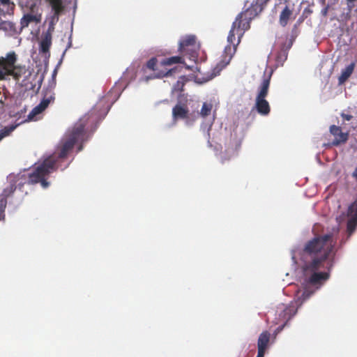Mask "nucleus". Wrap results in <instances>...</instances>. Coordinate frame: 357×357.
Listing matches in <instances>:
<instances>
[{
    "mask_svg": "<svg viewBox=\"0 0 357 357\" xmlns=\"http://www.w3.org/2000/svg\"><path fill=\"white\" fill-rule=\"evenodd\" d=\"M89 121V116L85 115L77 121L71 129H69L57 145L55 151L46 158L43 162L36 167L29 174L28 183L36 184L40 183L43 188L49 186L47 176L56 171L59 168L62 170L67 168L69 163L62 167L61 163L66 159L68 154L73 151L75 144H82L89 138L86 127ZM83 149L82 144L77 148V151Z\"/></svg>",
    "mask_w": 357,
    "mask_h": 357,
    "instance_id": "obj_1",
    "label": "nucleus"
},
{
    "mask_svg": "<svg viewBox=\"0 0 357 357\" xmlns=\"http://www.w3.org/2000/svg\"><path fill=\"white\" fill-rule=\"evenodd\" d=\"M337 239L333 234L317 236L308 241L303 250V255L310 257L302 266L306 282L316 285L326 281L333 266Z\"/></svg>",
    "mask_w": 357,
    "mask_h": 357,
    "instance_id": "obj_2",
    "label": "nucleus"
},
{
    "mask_svg": "<svg viewBox=\"0 0 357 357\" xmlns=\"http://www.w3.org/2000/svg\"><path fill=\"white\" fill-rule=\"evenodd\" d=\"M269 1V0H256L250 6L246 8L245 10L240 13L236 17L232 24L231 30L229 31L227 41V45L224 50V54L229 52V59H231L236 48H231V45H234L236 40V34L238 36V39L237 44L240 42V38L243 36L244 32L250 28V22L256 16H257L264 9V6Z\"/></svg>",
    "mask_w": 357,
    "mask_h": 357,
    "instance_id": "obj_3",
    "label": "nucleus"
},
{
    "mask_svg": "<svg viewBox=\"0 0 357 357\" xmlns=\"http://www.w3.org/2000/svg\"><path fill=\"white\" fill-rule=\"evenodd\" d=\"M16 60L17 56L14 52L8 53L5 58L0 57V80L4 79L8 75H13L16 79L21 76L20 73L15 72Z\"/></svg>",
    "mask_w": 357,
    "mask_h": 357,
    "instance_id": "obj_4",
    "label": "nucleus"
},
{
    "mask_svg": "<svg viewBox=\"0 0 357 357\" xmlns=\"http://www.w3.org/2000/svg\"><path fill=\"white\" fill-rule=\"evenodd\" d=\"M199 49V45L193 35L186 36L182 38L179 42L178 51L184 55L189 56L190 58H197Z\"/></svg>",
    "mask_w": 357,
    "mask_h": 357,
    "instance_id": "obj_5",
    "label": "nucleus"
},
{
    "mask_svg": "<svg viewBox=\"0 0 357 357\" xmlns=\"http://www.w3.org/2000/svg\"><path fill=\"white\" fill-rule=\"evenodd\" d=\"M158 59L155 57L150 59L142 67V70L144 73H146V70L149 69L153 73L149 75L144 76L142 79L145 82H148L150 79L162 78L165 77H169L172 75L176 70V68H172L167 72L157 71Z\"/></svg>",
    "mask_w": 357,
    "mask_h": 357,
    "instance_id": "obj_6",
    "label": "nucleus"
},
{
    "mask_svg": "<svg viewBox=\"0 0 357 357\" xmlns=\"http://www.w3.org/2000/svg\"><path fill=\"white\" fill-rule=\"evenodd\" d=\"M347 215L350 218L347 222V231L349 236H351L357 227V200L349 206Z\"/></svg>",
    "mask_w": 357,
    "mask_h": 357,
    "instance_id": "obj_7",
    "label": "nucleus"
},
{
    "mask_svg": "<svg viewBox=\"0 0 357 357\" xmlns=\"http://www.w3.org/2000/svg\"><path fill=\"white\" fill-rule=\"evenodd\" d=\"M29 7L31 12L24 14L20 20V25L22 29L27 27L31 23L37 24L41 20V15L34 13L36 3H32Z\"/></svg>",
    "mask_w": 357,
    "mask_h": 357,
    "instance_id": "obj_8",
    "label": "nucleus"
},
{
    "mask_svg": "<svg viewBox=\"0 0 357 357\" xmlns=\"http://www.w3.org/2000/svg\"><path fill=\"white\" fill-rule=\"evenodd\" d=\"M330 132L334 137L332 142L333 146H339L347 142L349 138V133L344 132L339 126L333 125L330 127Z\"/></svg>",
    "mask_w": 357,
    "mask_h": 357,
    "instance_id": "obj_9",
    "label": "nucleus"
},
{
    "mask_svg": "<svg viewBox=\"0 0 357 357\" xmlns=\"http://www.w3.org/2000/svg\"><path fill=\"white\" fill-rule=\"evenodd\" d=\"M280 308L282 310L281 313L280 314V317H282V319L285 320V322L283 325L279 326L277 328L278 332L281 331L287 324V321L290 320L291 317H293L296 313V309L294 305H289L287 306L282 305L281 307Z\"/></svg>",
    "mask_w": 357,
    "mask_h": 357,
    "instance_id": "obj_10",
    "label": "nucleus"
},
{
    "mask_svg": "<svg viewBox=\"0 0 357 357\" xmlns=\"http://www.w3.org/2000/svg\"><path fill=\"white\" fill-rule=\"evenodd\" d=\"M16 190V182L11 181L3 192L0 194V209L5 211L7 205V199Z\"/></svg>",
    "mask_w": 357,
    "mask_h": 357,
    "instance_id": "obj_11",
    "label": "nucleus"
},
{
    "mask_svg": "<svg viewBox=\"0 0 357 357\" xmlns=\"http://www.w3.org/2000/svg\"><path fill=\"white\" fill-rule=\"evenodd\" d=\"M42 93L43 98L40 103L45 108H47V107L50 104L54 103L55 100V93L54 91L53 86H49L46 88H44Z\"/></svg>",
    "mask_w": 357,
    "mask_h": 357,
    "instance_id": "obj_12",
    "label": "nucleus"
},
{
    "mask_svg": "<svg viewBox=\"0 0 357 357\" xmlns=\"http://www.w3.org/2000/svg\"><path fill=\"white\" fill-rule=\"evenodd\" d=\"M188 107L184 104H176L172 109V116L174 120L185 119L188 118Z\"/></svg>",
    "mask_w": 357,
    "mask_h": 357,
    "instance_id": "obj_13",
    "label": "nucleus"
},
{
    "mask_svg": "<svg viewBox=\"0 0 357 357\" xmlns=\"http://www.w3.org/2000/svg\"><path fill=\"white\" fill-rule=\"evenodd\" d=\"M255 108L262 116H267L271 112L268 102L264 98H256Z\"/></svg>",
    "mask_w": 357,
    "mask_h": 357,
    "instance_id": "obj_14",
    "label": "nucleus"
},
{
    "mask_svg": "<svg viewBox=\"0 0 357 357\" xmlns=\"http://www.w3.org/2000/svg\"><path fill=\"white\" fill-rule=\"evenodd\" d=\"M271 333L267 331H263L259 336L257 340V350H260L262 351H266L268 347V344L270 342Z\"/></svg>",
    "mask_w": 357,
    "mask_h": 357,
    "instance_id": "obj_15",
    "label": "nucleus"
},
{
    "mask_svg": "<svg viewBox=\"0 0 357 357\" xmlns=\"http://www.w3.org/2000/svg\"><path fill=\"white\" fill-rule=\"evenodd\" d=\"M355 63L352 62L342 70L341 74L338 77L339 84H344L349 79L353 73Z\"/></svg>",
    "mask_w": 357,
    "mask_h": 357,
    "instance_id": "obj_16",
    "label": "nucleus"
},
{
    "mask_svg": "<svg viewBox=\"0 0 357 357\" xmlns=\"http://www.w3.org/2000/svg\"><path fill=\"white\" fill-rule=\"evenodd\" d=\"M270 79L271 75H269L268 77L264 79L259 87V91L256 98H266L268 93Z\"/></svg>",
    "mask_w": 357,
    "mask_h": 357,
    "instance_id": "obj_17",
    "label": "nucleus"
},
{
    "mask_svg": "<svg viewBox=\"0 0 357 357\" xmlns=\"http://www.w3.org/2000/svg\"><path fill=\"white\" fill-rule=\"evenodd\" d=\"M292 14L293 10H291L288 6H286L280 15V24L283 27L286 26Z\"/></svg>",
    "mask_w": 357,
    "mask_h": 357,
    "instance_id": "obj_18",
    "label": "nucleus"
},
{
    "mask_svg": "<svg viewBox=\"0 0 357 357\" xmlns=\"http://www.w3.org/2000/svg\"><path fill=\"white\" fill-rule=\"evenodd\" d=\"M52 37L48 35H43L40 43V52L47 54L49 53L50 48L52 45Z\"/></svg>",
    "mask_w": 357,
    "mask_h": 357,
    "instance_id": "obj_19",
    "label": "nucleus"
},
{
    "mask_svg": "<svg viewBox=\"0 0 357 357\" xmlns=\"http://www.w3.org/2000/svg\"><path fill=\"white\" fill-rule=\"evenodd\" d=\"M46 108L43 106L40 103H39L37 106L33 108V109L30 112V113L27 116V119L22 122H27L30 121H33L37 119V116L44 112Z\"/></svg>",
    "mask_w": 357,
    "mask_h": 357,
    "instance_id": "obj_20",
    "label": "nucleus"
},
{
    "mask_svg": "<svg viewBox=\"0 0 357 357\" xmlns=\"http://www.w3.org/2000/svg\"><path fill=\"white\" fill-rule=\"evenodd\" d=\"M51 7L52 11L63 13L65 9V5L63 0H45Z\"/></svg>",
    "mask_w": 357,
    "mask_h": 357,
    "instance_id": "obj_21",
    "label": "nucleus"
},
{
    "mask_svg": "<svg viewBox=\"0 0 357 357\" xmlns=\"http://www.w3.org/2000/svg\"><path fill=\"white\" fill-rule=\"evenodd\" d=\"M183 62V59L181 56H175L163 59L161 64L163 66H171L175 63H182Z\"/></svg>",
    "mask_w": 357,
    "mask_h": 357,
    "instance_id": "obj_22",
    "label": "nucleus"
},
{
    "mask_svg": "<svg viewBox=\"0 0 357 357\" xmlns=\"http://www.w3.org/2000/svg\"><path fill=\"white\" fill-rule=\"evenodd\" d=\"M0 30H3L9 33H13L15 31V24L9 21H1Z\"/></svg>",
    "mask_w": 357,
    "mask_h": 357,
    "instance_id": "obj_23",
    "label": "nucleus"
},
{
    "mask_svg": "<svg viewBox=\"0 0 357 357\" xmlns=\"http://www.w3.org/2000/svg\"><path fill=\"white\" fill-rule=\"evenodd\" d=\"M17 125H11L0 130V141L6 136H8L16 128Z\"/></svg>",
    "mask_w": 357,
    "mask_h": 357,
    "instance_id": "obj_24",
    "label": "nucleus"
},
{
    "mask_svg": "<svg viewBox=\"0 0 357 357\" xmlns=\"http://www.w3.org/2000/svg\"><path fill=\"white\" fill-rule=\"evenodd\" d=\"M211 109L212 105L204 102L201 109L200 115L204 118L210 114Z\"/></svg>",
    "mask_w": 357,
    "mask_h": 357,
    "instance_id": "obj_25",
    "label": "nucleus"
},
{
    "mask_svg": "<svg viewBox=\"0 0 357 357\" xmlns=\"http://www.w3.org/2000/svg\"><path fill=\"white\" fill-rule=\"evenodd\" d=\"M185 83L183 81V78L181 77V79H178L176 83L174 85L173 89L175 91H183Z\"/></svg>",
    "mask_w": 357,
    "mask_h": 357,
    "instance_id": "obj_26",
    "label": "nucleus"
},
{
    "mask_svg": "<svg viewBox=\"0 0 357 357\" xmlns=\"http://www.w3.org/2000/svg\"><path fill=\"white\" fill-rule=\"evenodd\" d=\"M313 294V291H309L308 289H305L301 296H298V300H301V303H303L305 300L308 299L311 295Z\"/></svg>",
    "mask_w": 357,
    "mask_h": 357,
    "instance_id": "obj_27",
    "label": "nucleus"
},
{
    "mask_svg": "<svg viewBox=\"0 0 357 357\" xmlns=\"http://www.w3.org/2000/svg\"><path fill=\"white\" fill-rule=\"evenodd\" d=\"M61 13H56V11H53V14H52V15L50 17V20H49V22H50V23H51V24H56V23L59 21V16H60V15H61Z\"/></svg>",
    "mask_w": 357,
    "mask_h": 357,
    "instance_id": "obj_28",
    "label": "nucleus"
},
{
    "mask_svg": "<svg viewBox=\"0 0 357 357\" xmlns=\"http://www.w3.org/2000/svg\"><path fill=\"white\" fill-rule=\"evenodd\" d=\"M54 26H55V24H51L49 22L48 29H47V31L43 35L50 34V36L52 37V33L54 31Z\"/></svg>",
    "mask_w": 357,
    "mask_h": 357,
    "instance_id": "obj_29",
    "label": "nucleus"
},
{
    "mask_svg": "<svg viewBox=\"0 0 357 357\" xmlns=\"http://www.w3.org/2000/svg\"><path fill=\"white\" fill-rule=\"evenodd\" d=\"M1 3L3 6H8V7H10L11 10L14 9L15 4L10 2V0H0Z\"/></svg>",
    "mask_w": 357,
    "mask_h": 357,
    "instance_id": "obj_30",
    "label": "nucleus"
},
{
    "mask_svg": "<svg viewBox=\"0 0 357 357\" xmlns=\"http://www.w3.org/2000/svg\"><path fill=\"white\" fill-rule=\"evenodd\" d=\"M287 57V53L285 51L281 52L278 56H277L278 61H280L282 59V61L286 60Z\"/></svg>",
    "mask_w": 357,
    "mask_h": 357,
    "instance_id": "obj_31",
    "label": "nucleus"
},
{
    "mask_svg": "<svg viewBox=\"0 0 357 357\" xmlns=\"http://www.w3.org/2000/svg\"><path fill=\"white\" fill-rule=\"evenodd\" d=\"M341 116L344 121H351L353 118V116L351 114H344V113H342Z\"/></svg>",
    "mask_w": 357,
    "mask_h": 357,
    "instance_id": "obj_32",
    "label": "nucleus"
},
{
    "mask_svg": "<svg viewBox=\"0 0 357 357\" xmlns=\"http://www.w3.org/2000/svg\"><path fill=\"white\" fill-rule=\"evenodd\" d=\"M328 6H327L326 7H325L322 10H321V15L323 16H326L327 14H328Z\"/></svg>",
    "mask_w": 357,
    "mask_h": 357,
    "instance_id": "obj_33",
    "label": "nucleus"
},
{
    "mask_svg": "<svg viewBox=\"0 0 357 357\" xmlns=\"http://www.w3.org/2000/svg\"><path fill=\"white\" fill-rule=\"evenodd\" d=\"M265 353H266L265 351L257 350V357H264Z\"/></svg>",
    "mask_w": 357,
    "mask_h": 357,
    "instance_id": "obj_34",
    "label": "nucleus"
},
{
    "mask_svg": "<svg viewBox=\"0 0 357 357\" xmlns=\"http://www.w3.org/2000/svg\"><path fill=\"white\" fill-rule=\"evenodd\" d=\"M5 218V211L0 209V220H3Z\"/></svg>",
    "mask_w": 357,
    "mask_h": 357,
    "instance_id": "obj_35",
    "label": "nucleus"
},
{
    "mask_svg": "<svg viewBox=\"0 0 357 357\" xmlns=\"http://www.w3.org/2000/svg\"><path fill=\"white\" fill-rule=\"evenodd\" d=\"M5 218V211L0 209V220H3Z\"/></svg>",
    "mask_w": 357,
    "mask_h": 357,
    "instance_id": "obj_36",
    "label": "nucleus"
},
{
    "mask_svg": "<svg viewBox=\"0 0 357 357\" xmlns=\"http://www.w3.org/2000/svg\"><path fill=\"white\" fill-rule=\"evenodd\" d=\"M352 177L357 179V167L355 168L354 171L351 174Z\"/></svg>",
    "mask_w": 357,
    "mask_h": 357,
    "instance_id": "obj_37",
    "label": "nucleus"
},
{
    "mask_svg": "<svg viewBox=\"0 0 357 357\" xmlns=\"http://www.w3.org/2000/svg\"><path fill=\"white\" fill-rule=\"evenodd\" d=\"M225 54V59L228 58V61H227V63H229V61L231 60V59H229V52H227V53Z\"/></svg>",
    "mask_w": 357,
    "mask_h": 357,
    "instance_id": "obj_38",
    "label": "nucleus"
},
{
    "mask_svg": "<svg viewBox=\"0 0 357 357\" xmlns=\"http://www.w3.org/2000/svg\"><path fill=\"white\" fill-rule=\"evenodd\" d=\"M303 18H300L298 20V23L300 24L303 21Z\"/></svg>",
    "mask_w": 357,
    "mask_h": 357,
    "instance_id": "obj_39",
    "label": "nucleus"
},
{
    "mask_svg": "<svg viewBox=\"0 0 357 357\" xmlns=\"http://www.w3.org/2000/svg\"><path fill=\"white\" fill-rule=\"evenodd\" d=\"M307 13H312V11H311L310 10H307Z\"/></svg>",
    "mask_w": 357,
    "mask_h": 357,
    "instance_id": "obj_40",
    "label": "nucleus"
}]
</instances>
